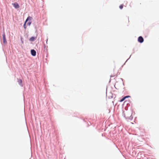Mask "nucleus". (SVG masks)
Segmentation results:
<instances>
[{
    "instance_id": "nucleus-1",
    "label": "nucleus",
    "mask_w": 159,
    "mask_h": 159,
    "mask_svg": "<svg viewBox=\"0 0 159 159\" xmlns=\"http://www.w3.org/2000/svg\"><path fill=\"white\" fill-rule=\"evenodd\" d=\"M32 19V17L30 16H29L27 17L24 25V27L25 29L26 28V24L27 22L29 20H31Z\"/></svg>"
},
{
    "instance_id": "nucleus-2",
    "label": "nucleus",
    "mask_w": 159,
    "mask_h": 159,
    "mask_svg": "<svg viewBox=\"0 0 159 159\" xmlns=\"http://www.w3.org/2000/svg\"><path fill=\"white\" fill-rule=\"evenodd\" d=\"M14 7L16 9L18 8L19 7V4L17 2H15L12 4Z\"/></svg>"
},
{
    "instance_id": "nucleus-3",
    "label": "nucleus",
    "mask_w": 159,
    "mask_h": 159,
    "mask_svg": "<svg viewBox=\"0 0 159 159\" xmlns=\"http://www.w3.org/2000/svg\"><path fill=\"white\" fill-rule=\"evenodd\" d=\"M144 39L142 36H139L138 39V41L140 43H142L143 42Z\"/></svg>"
},
{
    "instance_id": "nucleus-4",
    "label": "nucleus",
    "mask_w": 159,
    "mask_h": 159,
    "mask_svg": "<svg viewBox=\"0 0 159 159\" xmlns=\"http://www.w3.org/2000/svg\"><path fill=\"white\" fill-rule=\"evenodd\" d=\"M3 42L5 44L7 43V41L6 39L5 35L4 33L3 34Z\"/></svg>"
},
{
    "instance_id": "nucleus-5",
    "label": "nucleus",
    "mask_w": 159,
    "mask_h": 159,
    "mask_svg": "<svg viewBox=\"0 0 159 159\" xmlns=\"http://www.w3.org/2000/svg\"><path fill=\"white\" fill-rule=\"evenodd\" d=\"M31 54L33 56H35L36 55V52L34 50H31Z\"/></svg>"
},
{
    "instance_id": "nucleus-6",
    "label": "nucleus",
    "mask_w": 159,
    "mask_h": 159,
    "mask_svg": "<svg viewBox=\"0 0 159 159\" xmlns=\"http://www.w3.org/2000/svg\"><path fill=\"white\" fill-rule=\"evenodd\" d=\"M35 38L32 37L30 39V40L31 41H33L35 39Z\"/></svg>"
},
{
    "instance_id": "nucleus-7",
    "label": "nucleus",
    "mask_w": 159,
    "mask_h": 159,
    "mask_svg": "<svg viewBox=\"0 0 159 159\" xmlns=\"http://www.w3.org/2000/svg\"><path fill=\"white\" fill-rule=\"evenodd\" d=\"M18 82L19 83V84H20L22 83V81L20 79L18 80Z\"/></svg>"
},
{
    "instance_id": "nucleus-8",
    "label": "nucleus",
    "mask_w": 159,
    "mask_h": 159,
    "mask_svg": "<svg viewBox=\"0 0 159 159\" xmlns=\"http://www.w3.org/2000/svg\"><path fill=\"white\" fill-rule=\"evenodd\" d=\"M125 98L124 97L123 98L121 99V100L120 101V102H123V101H124L125 99Z\"/></svg>"
},
{
    "instance_id": "nucleus-9",
    "label": "nucleus",
    "mask_w": 159,
    "mask_h": 159,
    "mask_svg": "<svg viewBox=\"0 0 159 159\" xmlns=\"http://www.w3.org/2000/svg\"><path fill=\"white\" fill-rule=\"evenodd\" d=\"M116 73H114L113 75H112V74H111V77H114V76H116Z\"/></svg>"
},
{
    "instance_id": "nucleus-10",
    "label": "nucleus",
    "mask_w": 159,
    "mask_h": 159,
    "mask_svg": "<svg viewBox=\"0 0 159 159\" xmlns=\"http://www.w3.org/2000/svg\"><path fill=\"white\" fill-rule=\"evenodd\" d=\"M123 4H121L120 5V6H119V7H120V9H122L123 8Z\"/></svg>"
},
{
    "instance_id": "nucleus-11",
    "label": "nucleus",
    "mask_w": 159,
    "mask_h": 159,
    "mask_svg": "<svg viewBox=\"0 0 159 159\" xmlns=\"http://www.w3.org/2000/svg\"><path fill=\"white\" fill-rule=\"evenodd\" d=\"M31 21H30V20L28 23H27V25H28L30 26V25H31Z\"/></svg>"
},
{
    "instance_id": "nucleus-12",
    "label": "nucleus",
    "mask_w": 159,
    "mask_h": 159,
    "mask_svg": "<svg viewBox=\"0 0 159 159\" xmlns=\"http://www.w3.org/2000/svg\"><path fill=\"white\" fill-rule=\"evenodd\" d=\"M124 97L125 98V99H126L127 98L130 97V96H126Z\"/></svg>"
},
{
    "instance_id": "nucleus-13",
    "label": "nucleus",
    "mask_w": 159,
    "mask_h": 159,
    "mask_svg": "<svg viewBox=\"0 0 159 159\" xmlns=\"http://www.w3.org/2000/svg\"><path fill=\"white\" fill-rule=\"evenodd\" d=\"M44 48H46V49H47V46L46 47V45L45 44H44Z\"/></svg>"
}]
</instances>
